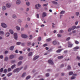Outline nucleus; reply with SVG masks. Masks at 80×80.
<instances>
[{"label": "nucleus", "instance_id": "nucleus-62", "mask_svg": "<svg viewBox=\"0 0 80 80\" xmlns=\"http://www.w3.org/2000/svg\"><path fill=\"white\" fill-rule=\"evenodd\" d=\"M36 16L37 17V18H39V14H37L36 15Z\"/></svg>", "mask_w": 80, "mask_h": 80}, {"label": "nucleus", "instance_id": "nucleus-16", "mask_svg": "<svg viewBox=\"0 0 80 80\" xmlns=\"http://www.w3.org/2000/svg\"><path fill=\"white\" fill-rule=\"evenodd\" d=\"M14 58V55H10L9 56V58L10 59H12V58Z\"/></svg>", "mask_w": 80, "mask_h": 80}, {"label": "nucleus", "instance_id": "nucleus-13", "mask_svg": "<svg viewBox=\"0 0 80 80\" xmlns=\"http://www.w3.org/2000/svg\"><path fill=\"white\" fill-rule=\"evenodd\" d=\"M9 32H10V33H11V34H12V35H13V30H12V29H10L9 30Z\"/></svg>", "mask_w": 80, "mask_h": 80}, {"label": "nucleus", "instance_id": "nucleus-20", "mask_svg": "<svg viewBox=\"0 0 80 80\" xmlns=\"http://www.w3.org/2000/svg\"><path fill=\"white\" fill-rule=\"evenodd\" d=\"M13 48H14V46H12L9 49L10 50H13Z\"/></svg>", "mask_w": 80, "mask_h": 80}, {"label": "nucleus", "instance_id": "nucleus-61", "mask_svg": "<svg viewBox=\"0 0 80 80\" xmlns=\"http://www.w3.org/2000/svg\"><path fill=\"white\" fill-rule=\"evenodd\" d=\"M15 62H16V61L15 60H13L11 61V62L14 63H15Z\"/></svg>", "mask_w": 80, "mask_h": 80}, {"label": "nucleus", "instance_id": "nucleus-32", "mask_svg": "<svg viewBox=\"0 0 80 80\" xmlns=\"http://www.w3.org/2000/svg\"><path fill=\"white\" fill-rule=\"evenodd\" d=\"M52 2L53 3V4H55V5H57V4H58L57 2L55 1H52Z\"/></svg>", "mask_w": 80, "mask_h": 80}, {"label": "nucleus", "instance_id": "nucleus-59", "mask_svg": "<svg viewBox=\"0 0 80 80\" xmlns=\"http://www.w3.org/2000/svg\"><path fill=\"white\" fill-rule=\"evenodd\" d=\"M63 67H64V65L63 64H62L60 66V68H63Z\"/></svg>", "mask_w": 80, "mask_h": 80}, {"label": "nucleus", "instance_id": "nucleus-33", "mask_svg": "<svg viewBox=\"0 0 80 80\" xmlns=\"http://www.w3.org/2000/svg\"><path fill=\"white\" fill-rule=\"evenodd\" d=\"M69 75H73V72H69Z\"/></svg>", "mask_w": 80, "mask_h": 80}, {"label": "nucleus", "instance_id": "nucleus-57", "mask_svg": "<svg viewBox=\"0 0 80 80\" xmlns=\"http://www.w3.org/2000/svg\"><path fill=\"white\" fill-rule=\"evenodd\" d=\"M35 8H36V9H39V8H38V6H37V5H35Z\"/></svg>", "mask_w": 80, "mask_h": 80}, {"label": "nucleus", "instance_id": "nucleus-2", "mask_svg": "<svg viewBox=\"0 0 80 80\" xmlns=\"http://www.w3.org/2000/svg\"><path fill=\"white\" fill-rule=\"evenodd\" d=\"M68 47H72V46H73V44L72 43V42H68Z\"/></svg>", "mask_w": 80, "mask_h": 80}, {"label": "nucleus", "instance_id": "nucleus-29", "mask_svg": "<svg viewBox=\"0 0 80 80\" xmlns=\"http://www.w3.org/2000/svg\"><path fill=\"white\" fill-rule=\"evenodd\" d=\"M71 28L72 29V30H75V28H76V26H73Z\"/></svg>", "mask_w": 80, "mask_h": 80}, {"label": "nucleus", "instance_id": "nucleus-51", "mask_svg": "<svg viewBox=\"0 0 80 80\" xmlns=\"http://www.w3.org/2000/svg\"><path fill=\"white\" fill-rule=\"evenodd\" d=\"M71 30H72V28H69L68 30V32H70Z\"/></svg>", "mask_w": 80, "mask_h": 80}, {"label": "nucleus", "instance_id": "nucleus-27", "mask_svg": "<svg viewBox=\"0 0 80 80\" xmlns=\"http://www.w3.org/2000/svg\"><path fill=\"white\" fill-rule=\"evenodd\" d=\"M30 2H26V4L27 6H30Z\"/></svg>", "mask_w": 80, "mask_h": 80}, {"label": "nucleus", "instance_id": "nucleus-18", "mask_svg": "<svg viewBox=\"0 0 80 80\" xmlns=\"http://www.w3.org/2000/svg\"><path fill=\"white\" fill-rule=\"evenodd\" d=\"M22 62L20 61L18 63V66H20V65H22Z\"/></svg>", "mask_w": 80, "mask_h": 80}, {"label": "nucleus", "instance_id": "nucleus-8", "mask_svg": "<svg viewBox=\"0 0 80 80\" xmlns=\"http://www.w3.org/2000/svg\"><path fill=\"white\" fill-rule=\"evenodd\" d=\"M21 37L22 38H27L28 36L25 34H22L21 35Z\"/></svg>", "mask_w": 80, "mask_h": 80}, {"label": "nucleus", "instance_id": "nucleus-1", "mask_svg": "<svg viewBox=\"0 0 80 80\" xmlns=\"http://www.w3.org/2000/svg\"><path fill=\"white\" fill-rule=\"evenodd\" d=\"M1 26L3 28H7V25L4 23H1Z\"/></svg>", "mask_w": 80, "mask_h": 80}, {"label": "nucleus", "instance_id": "nucleus-17", "mask_svg": "<svg viewBox=\"0 0 80 80\" xmlns=\"http://www.w3.org/2000/svg\"><path fill=\"white\" fill-rule=\"evenodd\" d=\"M33 53V52H31L29 53L28 54V56L29 57H31V56H32Z\"/></svg>", "mask_w": 80, "mask_h": 80}, {"label": "nucleus", "instance_id": "nucleus-25", "mask_svg": "<svg viewBox=\"0 0 80 80\" xmlns=\"http://www.w3.org/2000/svg\"><path fill=\"white\" fill-rule=\"evenodd\" d=\"M38 58H39V56H37L33 58V60H37V59Z\"/></svg>", "mask_w": 80, "mask_h": 80}, {"label": "nucleus", "instance_id": "nucleus-39", "mask_svg": "<svg viewBox=\"0 0 80 80\" xmlns=\"http://www.w3.org/2000/svg\"><path fill=\"white\" fill-rule=\"evenodd\" d=\"M76 78V77L75 76H72L71 78V80H73V79H75Z\"/></svg>", "mask_w": 80, "mask_h": 80}, {"label": "nucleus", "instance_id": "nucleus-22", "mask_svg": "<svg viewBox=\"0 0 80 80\" xmlns=\"http://www.w3.org/2000/svg\"><path fill=\"white\" fill-rule=\"evenodd\" d=\"M62 50V49H59L57 50V51H56V52H57V53H60V52H61Z\"/></svg>", "mask_w": 80, "mask_h": 80}, {"label": "nucleus", "instance_id": "nucleus-6", "mask_svg": "<svg viewBox=\"0 0 80 80\" xmlns=\"http://www.w3.org/2000/svg\"><path fill=\"white\" fill-rule=\"evenodd\" d=\"M14 38L15 40H17V38H18V36H17V34L16 33H15L14 34Z\"/></svg>", "mask_w": 80, "mask_h": 80}, {"label": "nucleus", "instance_id": "nucleus-5", "mask_svg": "<svg viewBox=\"0 0 80 80\" xmlns=\"http://www.w3.org/2000/svg\"><path fill=\"white\" fill-rule=\"evenodd\" d=\"M48 63L51 65H53V62L52 60H49L48 61Z\"/></svg>", "mask_w": 80, "mask_h": 80}, {"label": "nucleus", "instance_id": "nucleus-53", "mask_svg": "<svg viewBox=\"0 0 80 80\" xmlns=\"http://www.w3.org/2000/svg\"><path fill=\"white\" fill-rule=\"evenodd\" d=\"M11 68H9L8 69V72H10L11 70Z\"/></svg>", "mask_w": 80, "mask_h": 80}, {"label": "nucleus", "instance_id": "nucleus-46", "mask_svg": "<svg viewBox=\"0 0 80 80\" xmlns=\"http://www.w3.org/2000/svg\"><path fill=\"white\" fill-rule=\"evenodd\" d=\"M65 11H62L60 12V14H63L65 13Z\"/></svg>", "mask_w": 80, "mask_h": 80}, {"label": "nucleus", "instance_id": "nucleus-12", "mask_svg": "<svg viewBox=\"0 0 80 80\" xmlns=\"http://www.w3.org/2000/svg\"><path fill=\"white\" fill-rule=\"evenodd\" d=\"M6 36L7 37H8L9 36H10V33L9 32H7L5 34Z\"/></svg>", "mask_w": 80, "mask_h": 80}, {"label": "nucleus", "instance_id": "nucleus-9", "mask_svg": "<svg viewBox=\"0 0 80 80\" xmlns=\"http://www.w3.org/2000/svg\"><path fill=\"white\" fill-rule=\"evenodd\" d=\"M12 18H13L14 19L15 18H17V15H16L15 14H12Z\"/></svg>", "mask_w": 80, "mask_h": 80}, {"label": "nucleus", "instance_id": "nucleus-30", "mask_svg": "<svg viewBox=\"0 0 80 80\" xmlns=\"http://www.w3.org/2000/svg\"><path fill=\"white\" fill-rule=\"evenodd\" d=\"M23 56H20L18 58V59L20 60H22L23 59Z\"/></svg>", "mask_w": 80, "mask_h": 80}, {"label": "nucleus", "instance_id": "nucleus-55", "mask_svg": "<svg viewBox=\"0 0 80 80\" xmlns=\"http://www.w3.org/2000/svg\"><path fill=\"white\" fill-rule=\"evenodd\" d=\"M21 31H24V28H21Z\"/></svg>", "mask_w": 80, "mask_h": 80}, {"label": "nucleus", "instance_id": "nucleus-3", "mask_svg": "<svg viewBox=\"0 0 80 80\" xmlns=\"http://www.w3.org/2000/svg\"><path fill=\"white\" fill-rule=\"evenodd\" d=\"M20 71L19 70V68H17L16 69H14L13 71V72L14 73H15V72H17V73H18V72H19Z\"/></svg>", "mask_w": 80, "mask_h": 80}, {"label": "nucleus", "instance_id": "nucleus-60", "mask_svg": "<svg viewBox=\"0 0 80 80\" xmlns=\"http://www.w3.org/2000/svg\"><path fill=\"white\" fill-rule=\"evenodd\" d=\"M25 43H23L21 44L22 46H25Z\"/></svg>", "mask_w": 80, "mask_h": 80}, {"label": "nucleus", "instance_id": "nucleus-56", "mask_svg": "<svg viewBox=\"0 0 80 80\" xmlns=\"http://www.w3.org/2000/svg\"><path fill=\"white\" fill-rule=\"evenodd\" d=\"M18 22H19V23H21L22 22V20L20 19H18Z\"/></svg>", "mask_w": 80, "mask_h": 80}, {"label": "nucleus", "instance_id": "nucleus-36", "mask_svg": "<svg viewBox=\"0 0 80 80\" xmlns=\"http://www.w3.org/2000/svg\"><path fill=\"white\" fill-rule=\"evenodd\" d=\"M51 41V38H49L46 39L47 42H50Z\"/></svg>", "mask_w": 80, "mask_h": 80}, {"label": "nucleus", "instance_id": "nucleus-23", "mask_svg": "<svg viewBox=\"0 0 80 80\" xmlns=\"http://www.w3.org/2000/svg\"><path fill=\"white\" fill-rule=\"evenodd\" d=\"M31 42L29 41L27 42V45L28 46H30V45H31Z\"/></svg>", "mask_w": 80, "mask_h": 80}, {"label": "nucleus", "instance_id": "nucleus-37", "mask_svg": "<svg viewBox=\"0 0 80 80\" xmlns=\"http://www.w3.org/2000/svg\"><path fill=\"white\" fill-rule=\"evenodd\" d=\"M41 40H42V38L41 37H40L38 38V41H41Z\"/></svg>", "mask_w": 80, "mask_h": 80}, {"label": "nucleus", "instance_id": "nucleus-31", "mask_svg": "<svg viewBox=\"0 0 80 80\" xmlns=\"http://www.w3.org/2000/svg\"><path fill=\"white\" fill-rule=\"evenodd\" d=\"M15 66H16V65L15 64H14L12 65L11 67V68H12V69L14 68L15 67Z\"/></svg>", "mask_w": 80, "mask_h": 80}, {"label": "nucleus", "instance_id": "nucleus-7", "mask_svg": "<svg viewBox=\"0 0 80 80\" xmlns=\"http://www.w3.org/2000/svg\"><path fill=\"white\" fill-rule=\"evenodd\" d=\"M21 3V1L20 0H17L16 2V4L17 5H20Z\"/></svg>", "mask_w": 80, "mask_h": 80}, {"label": "nucleus", "instance_id": "nucleus-11", "mask_svg": "<svg viewBox=\"0 0 80 80\" xmlns=\"http://www.w3.org/2000/svg\"><path fill=\"white\" fill-rule=\"evenodd\" d=\"M46 16H47V13L45 12H43L42 13V17L43 18V17H46Z\"/></svg>", "mask_w": 80, "mask_h": 80}, {"label": "nucleus", "instance_id": "nucleus-34", "mask_svg": "<svg viewBox=\"0 0 80 80\" xmlns=\"http://www.w3.org/2000/svg\"><path fill=\"white\" fill-rule=\"evenodd\" d=\"M30 76H28L26 78V80H28V79H30Z\"/></svg>", "mask_w": 80, "mask_h": 80}, {"label": "nucleus", "instance_id": "nucleus-54", "mask_svg": "<svg viewBox=\"0 0 80 80\" xmlns=\"http://www.w3.org/2000/svg\"><path fill=\"white\" fill-rule=\"evenodd\" d=\"M6 77H5L2 78L3 80H8V79H6Z\"/></svg>", "mask_w": 80, "mask_h": 80}, {"label": "nucleus", "instance_id": "nucleus-47", "mask_svg": "<svg viewBox=\"0 0 80 80\" xmlns=\"http://www.w3.org/2000/svg\"><path fill=\"white\" fill-rule=\"evenodd\" d=\"M63 30H61L60 31L59 33H63Z\"/></svg>", "mask_w": 80, "mask_h": 80}, {"label": "nucleus", "instance_id": "nucleus-28", "mask_svg": "<svg viewBox=\"0 0 80 80\" xmlns=\"http://www.w3.org/2000/svg\"><path fill=\"white\" fill-rule=\"evenodd\" d=\"M53 45H56L57 44V41L56 40H54L52 42Z\"/></svg>", "mask_w": 80, "mask_h": 80}, {"label": "nucleus", "instance_id": "nucleus-52", "mask_svg": "<svg viewBox=\"0 0 80 80\" xmlns=\"http://www.w3.org/2000/svg\"><path fill=\"white\" fill-rule=\"evenodd\" d=\"M70 39V37H68L66 39V41H68Z\"/></svg>", "mask_w": 80, "mask_h": 80}, {"label": "nucleus", "instance_id": "nucleus-35", "mask_svg": "<svg viewBox=\"0 0 80 80\" xmlns=\"http://www.w3.org/2000/svg\"><path fill=\"white\" fill-rule=\"evenodd\" d=\"M68 70H71V67L70 66H68L67 67Z\"/></svg>", "mask_w": 80, "mask_h": 80}, {"label": "nucleus", "instance_id": "nucleus-26", "mask_svg": "<svg viewBox=\"0 0 80 80\" xmlns=\"http://www.w3.org/2000/svg\"><path fill=\"white\" fill-rule=\"evenodd\" d=\"M12 75V73L10 72L8 73L7 75V76H8V77H10V76H11V75Z\"/></svg>", "mask_w": 80, "mask_h": 80}, {"label": "nucleus", "instance_id": "nucleus-42", "mask_svg": "<svg viewBox=\"0 0 80 80\" xmlns=\"http://www.w3.org/2000/svg\"><path fill=\"white\" fill-rule=\"evenodd\" d=\"M17 45H19L21 44V42H17L16 43Z\"/></svg>", "mask_w": 80, "mask_h": 80}, {"label": "nucleus", "instance_id": "nucleus-15", "mask_svg": "<svg viewBox=\"0 0 80 80\" xmlns=\"http://www.w3.org/2000/svg\"><path fill=\"white\" fill-rule=\"evenodd\" d=\"M26 75V72L23 73L22 74V78H23V77H25Z\"/></svg>", "mask_w": 80, "mask_h": 80}, {"label": "nucleus", "instance_id": "nucleus-64", "mask_svg": "<svg viewBox=\"0 0 80 80\" xmlns=\"http://www.w3.org/2000/svg\"><path fill=\"white\" fill-rule=\"evenodd\" d=\"M27 20L28 21H30V18H27Z\"/></svg>", "mask_w": 80, "mask_h": 80}, {"label": "nucleus", "instance_id": "nucleus-38", "mask_svg": "<svg viewBox=\"0 0 80 80\" xmlns=\"http://www.w3.org/2000/svg\"><path fill=\"white\" fill-rule=\"evenodd\" d=\"M76 59L78 60H80V57L79 56H77L76 58Z\"/></svg>", "mask_w": 80, "mask_h": 80}, {"label": "nucleus", "instance_id": "nucleus-63", "mask_svg": "<svg viewBox=\"0 0 80 80\" xmlns=\"http://www.w3.org/2000/svg\"><path fill=\"white\" fill-rule=\"evenodd\" d=\"M24 27L25 28H28V25L27 24H26Z\"/></svg>", "mask_w": 80, "mask_h": 80}, {"label": "nucleus", "instance_id": "nucleus-50", "mask_svg": "<svg viewBox=\"0 0 80 80\" xmlns=\"http://www.w3.org/2000/svg\"><path fill=\"white\" fill-rule=\"evenodd\" d=\"M49 75H50V74L48 73H47L46 74V77H49Z\"/></svg>", "mask_w": 80, "mask_h": 80}, {"label": "nucleus", "instance_id": "nucleus-19", "mask_svg": "<svg viewBox=\"0 0 80 80\" xmlns=\"http://www.w3.org/2000/svg\"><path fill=\"white\" fill-rule=\"evenodd\" d=\"M63 58V56H59L58 57V59H62Z\"/></svg>", "mask_w": 80, "mask_h": 80}, {"label": "nucleus", "instance_id": "nucleus-41", "mask_svg": "<svg viewBox=\"0 0 80 80\" xmlns=\"http://www.w3.org/2000/svg\"><path fill=\"white\" fill-rule=\"evenodd\" d=\"M8 57H5L4 59L5 61H6V62H7V61L8 60Z\"/></svg>", "mask_w": 80, "mask_h": 80}, {"label": "nucleus", "instance_id": "nucleus-40", "mask_svg": "<svg viewBox=\"0 0 80 80\" xmlns=\"http://www.w3.org/2000/svg\"><path fill=\"white\" fill-rule=\"evenodd\" d=\"M57 36L58 37H62V35L60 34H57Z\"/></svg>", "mask_w": 80, "mask_h": 80}, {"label": "nucleus", "instance_id": "nucleus-58", "mask_svg": "<svg viewBox=\"0 0 80 80\" xmlns=\"http://www.w3.org/2000/svg\"><path fill=\"white\" fill-rule=\"evenodd\" d=\"M76 15H77V16H78V15H79V12H76Z\"/></svg>", "mask_w": 80, "mask_h": 80}, {"label": "nucleus", "instance_id": "nucleus-44", "mask_svg": "<svg viewBox=\"0 0 80 80\" xmlns=\"http://www.w3.org/2000/svg\"><path fill=\"white\" fill-rule=\"evenodd\" d=\"M75 43L76 44H78V43H79V42L77 40H76L75 41Z\"/></svg>", "mask_w": 80, "mask_h": 80}, {"label": "nucleus", "instance_id": "nucleus-10", "mask_svg": "<svg viewBox=\"0 0 80 80\" xmlns=\"http://www.w3.org/2000/svg\"><path fill=\"white\" fill-rule=\"evenodd\" d=\"M79 49V47L78 46H76L73 48V50H74L75 51L76 50H77V49Z\"/></svg>", "mask_w": 80, "mask_h": 80}, {"label": "nucleus", "instance_id": "nucleus-49", "mask_svg": "<svg viewBox=\"0 0 80 80\" xmlns=\"http://www.w3.org/2000/svg\"><path fill=\"white\" fill-rule=\"evenodd\" d=\"M3 71V68H2L0 69V72H2Z\"/></svg>", "mask_w": 80, "mask_h": 80}, {"label": "nucleus", "instance_id": "nucleus-45", "mask_svg": "<svg viewBox=\"0 0 80 80\" xmlns=\"http://www.w3.org/2000/svg\"><path fill=\"white\" fill-rule=\"evenodd\" d=\"M48 5V3H47L46 4H44L43 5V7H47V5Z\"/></svg>", "mask_w": 80, "mask_h": 80}, {"label": "nucleus", "instance_id": "nucleus-21", "mask_svg": "<svg viewBox=\"0 0 80 80\" xmlns=\"http://www.w3.org/2000/svg\"><path fill=\"white\" fill-rule=\"evenodd\" d=\"M0 35H4V32L2 31H0Z\"/></svg>", "mask_w": 80, "mask_h": 80}, {"label": "nucleus", "instance_id": "nucleus-24", "mask_svg": "<svg viewBox=\"0 0 80 80\" xmlns=\"http://www.w3.org/2000/svg\"><path fill=\"white\" fill-rule=\"evenodd\" d=\"M16 28L18 31H19V30H20V28L18 26L16 27Z\"/></svg>", "mask_w": 80, "mask_h": 80}, {"label": "nucleus", "instance_id": "nucleus-14", "mask_svg": "<svg viewBox=\"0 0 80 80\" xmlns=\"http://www.w3.org/2000/svg\"><path fill=\"white\" fill-rule=\"evenodd\" d=\"M7 9V7H6L5 6H3L2 7V10L3 11H4V10H5Z\"/></svg>", "mask_w": 80, "mask_h": 80}, {"label": "nucleus", "instance_id": "nucleus-4", "mask_svg": "<svg viewBox=\"0 0 80 80\" xmlns=\"http://www.w3.org/2000/svg\"><path fill=\"white\" fill-rule=\"evenodd\" d=\"M6 6L8 8H10L12 6V4L10 3H8L6 4Z\"/></svg>", "mask_w": 80, "mask_h": 80}, {"label": "nucleus", "instance_id": "nucleus-48", "mask_svg": "<svg viewBox=\"0 0 80 80\" xmlns=\"http://www.w3.org/2000/svg\"><path fill=\"white\" fill-rule=\"evenodd\" d=\"M7 69H5L4 70V73H7Z\"/></svg>", "mask_w": 80, "mask_h": 80}, {"label": "nucleus", "instance_id": "nucleus-43", "mask_svg": "<svg viewBox=\"0 0 80 80\" xmlns=\"http://www.w3.org/2000/svg\"><path fill=\"white\" fill-rule=\"evenodd\" d=\"M30 38H29V40H32V35H31L30 36H29Z\"/></svg>", "mask_w": 80, "mask_h": 80}]
</instances>
